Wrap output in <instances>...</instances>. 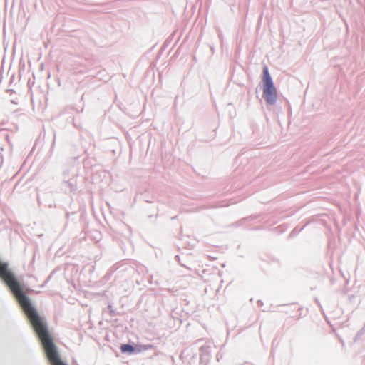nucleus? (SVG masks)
I'll use <instances>...</instances> for the list:
<instances>
[{"mask_svg":"<svg viewBox=\"0 0 365 365\" xmlns=\"http://www.w3.org/2000/svg\"><path fill=\"white\" fill-rule=\"evenodd\" d=\"M263 96L266 101L269 104L275 103L277 98V93L274 86L272 78L269 73L267 67L263 68Z\"/></svg>","mask_w":365,"mask_h":365,"instance_id":"nucleus-1","label":"nucleus"},{"mask_svg":"<svg viewBox=\"0 0 365 365\" xmlns=\"http://www.w3.org/2000/svg\"><path fill=\"white\" fill-rule=\"evenodd\" d=\"M134 350H135V349L133 348V346L130 344H123L120 346V351L123 353H125V352L132 353L134 351Z\"/></svg>","mask_w":365,"mask_h":365,"instance_id":"nucleus-2","label":"nucleus"}]
</instances>
